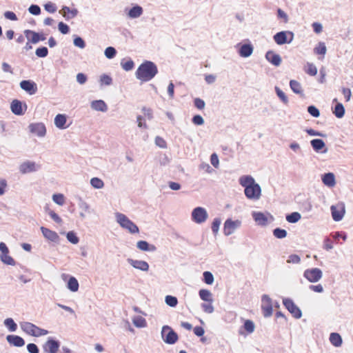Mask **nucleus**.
<instances>
[{"instance_id": "obj_1", "label": "nucleus", "mask_w": 353, "mask_h": 353, "mask_svg": "<svg viewBox=\"0 0 353 353\" xmlns=\"http://www.w3.org/2000/svg\"><path fill=\"white\" fill-rule=\"evenodd\" d=\"M240 184L245 188V194L250 199H258L261 196V188L250 176H243L239 179Z\"/></svg>"}, {"instance_id": "obj_2", "label": "nucleus", "mask_w": 353, "mask_h": 353, "mask_svg": "<svg viewBox=\"0 0 353 353\" xmlns=\"http://www.w3.org/2000/svg\"><path fill=\"white\" fill-rule=\"evenodd\" d=\"M157 72V65L152 61H145L139 66L136 76L142 81H148L154 77Z\"/></svg>"}, {"instance_id": "obj_3", "label": "nucleus", "mask_w": 353, "mask_h": 353, "mask_svg": "<svg viewBox=\"0 0 353 353\" xmlns=\"http://www.w3.org/2000/svg\"><path fill=\"white\" fill-rule=\"evenodd\" d=\"M20 325L21 330L30 336L38 337L46 335L48 333V330L40 328L30 322L21 323Z\"/></svg>"}, {"instance_id": "obj_4", "label": "nucleus", "mask_w": 353, "mask_h": 353, "mask_svg": "<svg viewBox=\"0 0 353 353\" xmlns=\"http://www.w3.org/2000/svg\"><path fill=\"white\" fill-rule=\"evenodd\" d=\"M116 218L119 225L124 229L128 230L132 234L138 233L139 228L131 220H130L125 214L117 213Z\"/></svg>"}, {"instance_id": "obj_5", "label": "nucleus", "mask_w": 353, "mask_h": 353, "mask_svg": "<svg viewBox=\"0 0 353 353\" xmlns=\"http://www.w3.org/2000/svg\"><path fill=\"white\" fill-rule=\"evenodd\" d=\"M294 39V34L290 31H281L274 36V40L278 45L290 43Z\"/></svg>"}, {"instance_id": "obj_6", "label": "nucleus", "mask_w": 353, "mask_h": 353, "mask_svg": "<svg viewBox=\"0 0 353 353\" xmlns=\"http://www.w3.org/2000/svg\"><path fill=\"white\" fill-rule=\"evenodd\" d=\"M162 337L164 341L168 344H174L178 340L177 334L168 325L163 327Z\"/></svg>"}, {"instance_id": "obj_7", "label": "nucleus", "mask_w": 353, "mask_h": 353, "mask_svg": "<svg viewBox=\"0 0 353 353\" xmlns=\"http://www.w3.org/2000/svg\"><path fill=\"white\" fill-rule=\"evenodd\" d=\"M322 271L317 268H311L305 270L303 276L304 277L311 283H315L319 281L322 277Z\"/></svg>"}, {"instance_id": "obj_8", "label": "nucleus", "mask_w": 353, "mask_h": 353, "mask_svg": "<svg viewBox=\"0 0 353 353\" xmlns=\"http://www.w3.org/2000/svg\"><path fill=\"white\" fill-rule=\"evenodd\" d=\"M0 251L1 252L0 259L3 263L9 265H15V261L9 255V250L3 242L0 243Z\"/></svg>"}, {"instance_id": "obj_9", "label": "nucleus", "mask_w": 353, "mask_h": 353, "mask_svg": "<svg viewBox=\"0 0 353 353\" xmlns=\"http://www.w3.org/2000/svg\"><path fill=\"white\" fill-rule=\"evenodd\" d=\"M208 213L205 209L201 207L194 208L192 212V219L196 223H202L206 221Z\"/></svg>"}, {"instance_id": "obj_10", "label": "nucleus", "mask_w": 353, "mask_h": 353, "mask_svg": "<svg viewBox=\"0 0 353 353\" xmlns=\"http://www.w3.org/2000/svg\"><path fill=\"white\" fill-rule=\"evenodd\" d=\"M283 303L294 318L299 319L301 317L302 313L301 310L295 305L292 299H284Z\"/></svg>"}, {"instance_id": "obj_11", "label": "nucleus", "mask_w": 353, "mask_h": 353, "mask_svg": "<svg viewBox=\"0 0 353 353\" xmlns=\"http://www.w3.org/2000/svg\"><path fill=\"white\" fill-rule=\"evenodd\" d=\"M241 222L239 220L232 221L227 219L223 226V233L226 236L232 234L236 229L241 226Z\"/></svg>"}, {"instance_id": "obj_12", "label": "nucleus", "mask_w": 353, "mask_h": 353, "mask_svg": "<svg viewBox=\"0 0 353 353\" xmlns=\"http://www.w3.org/2000/svg\"><path fill=\"white\" fill-rule=\"evenodd\" d=\"M261 309L265 317H270L272 314V304L271 299L266 294L262 296Z\"/></svg>"}, {"instance_id": "obj_13", "label": "nucleus", "mask_w": 353, "mask_h": 353, "mask_svg": "<svg viewBox=\"0 0 353 353\" xmlns=\"http://www.w3.org/2000/svg\"><path fill=\"white\" fill-rule=\"evenodd\" d=\"M331 212L333 219L336 221H339L342 219L345 214V207L343 203L332 205Z\"/></svg>"}, {"instance_id": "obj_14", "label": "nucleus", "mask_w": 353, "mask_h": 353, "mask_svg": "<svg viewBox=\"0 0 353 353\" xmlns=\"http://www.w3.org/2000/svg\"><path fill=\"white\" fill-rule=\"evenodd\" d=\"M59 343L52 339H49L43 345V350L48 353H57Z\"/></svg>"}, {"instance_id": "obj_15", "label": "nucleus", "mask_w": 353, "mask_h": 353, "mask_svg": "<svg viewBox=\"0 0 353 353\" xmlns=\"http://www.w3.org/2000/svg\"><path fill=\"white\" fill-rule=\"evenodd\" d=\"M29 129L32 134L38 137H43L46 132V126L42 123H31L29 125Z\"/></svg>"}, {"instance_id": "obj_16", "label": "nucleus", "mask_w": 353, "mask_h": 353, "mask_svg": "<svg viewBox=\"0 0 353 353\" xmlns=\"http://www.w3.org/2000/svg\"><path fill=\"white\" fill-rule=\"evenodd\" d=\"M20 86L21 89L27 92L29 94H34L37 92V84L30 80H23L21 81Z\"/></svg>"}, {"instance_id": "obj_17", "label": "nucleus", "mask_w": 353, "mask_h": 353, "mask_svg": "<svg viewBox=\"0 0 353 353\" xmlns=\"http://www.w3.org/2000/svg\"><path fill=\"white\" fill-rule=\"evenodd\" d=\"M255 325L252 321L247 319L244 321L243 325L239 329L241 335H245L252 333L254 331Z\"/></svg>"}, {"instance_id": "obj_18", "label": "nucleus", "mask_w": 353, "mask_h": 353, "mask_svg": "<svg viewBox=\"0 0 353 353\" xmlns=\"http://www.w3.org/2000/svg\"><path fill=\"white\" fill-rule=\"evenodd\" d=\"M6 340L10 344L16 347H22L25 344L23 339L17 335H8Z\"/></svg>"}, {"instance_id": "obj_19", "label": "nucleus", "mask_w": 353, "mask_h": 353, "mask_svg": "<svg viewBox=\"0 0 353 353\" xmlns=\"http://www.w3.org/2000/svg\"><path fill=\"white\" fill-rule=\"evenodd\" d=\"M41 230L42 232L43 235L47 239L51 241H57L59 240V235L54 231H52L47 228L41 227Z\"/></svg>"}, {"instance_id": "obj_20", "label": "nucleus", "mask_w": 353, "mask_h": 353, "mask_svg": "<svg viewBox=\"0 0 353 353\" xmlns=\"http://www.w3.org/2000/svg\"><path fill=\"white\" fill-rule=\"evenodd\" d=\"M129 263L136 269L141 270L142 271H148L149 269V265L144 261H139L134 259H128Z\"/></svg>"}, {"instance_id": "obj_21", "label": "nucleus", "mask_w": 353, "mask_h": 353, "mask_svg": "<svg viewBox=\"0 0 353 353\" xmlns=\"http://www.w3.org/2000/svg\"><path fill=\"white\" fill-rule=\"evenodd\" d=\"M19 170L22 174L34 172L36 170L35 163L31 161L24 162L20 165Z\"/></svg>"}, {"instance_id": "obj_22", "label": "nucleus", "mask_w": 353, "mask_h": 353, "mask_svg": "<svg viewBox=\"0 0 353 353\" xmlns=\"http://www.w3.org/2000/svg\"><path fill=\"white\" fill-rule=\"evenodd\" d=\"M265 57L269 62L276 66L279 65L281 62L280 56L271 51H269L266 53Z\"/></svg>"}, {"instance_id": "obj_23", "label": "nucleus", "mask_w": 353, "mask_h": 353, "mask_svg": "<svg viewBox=\"0 0 353 353\" xmlns=\"http://www.w3.org/2000/svg\"><path fill=\"white\" fill-rule=\"evenodd\" d=\"M10 108L12 112L17 115H21L23 114L22 103L20 101L14 99L11 103Z\"/></svg>"}, {"instance_id": "obj_24", "label": "nucleus", "mask_w": 353, "mask_h": 353, "mask_svg": "<svg viewBox=\"0 0 353 353\" xmlns=\"http://www.w3.org/2000/svg\"><path fill=\"white\" fill-rule=\"evenodd\" d=\"M60 12H62L63 16L68 20L75 17L78 13L77 9H70L68 6H63Z\"/></svg>"}, {"instance_id": "obj_25", "label": "nucleus", "mask_w": 353, "mask_h": 353, "mask_svg": "<svg viewBox=\"0 0 353 353\" xmlns=\"http://www.w3.org/2000/svg\"><path fill=\"white\" fill-rule=\"evenodd\" d=\"M24 34L29 42L32 43H37L39 42V33L33 30H26Z\"/></svg>"}, {"instance_id": "obj_26", "label": "nucleus", "mask_w": 353, "mask_h": 353, "mask_svg": "<svg viewBox=\"0 0 353 353\" xmlns=\"http://www.w3.org/2000/svg\"><path fill=\"white\" fill-rule=\"evenodd\" d=\"M323 183L329 187H333L335 185V177L333 173L329 172L325 174L322 177Z\"/></svg>"}, {"instance_id": "obj_27", "label": "nucleus", "mask_w": 353, "mask_h": 353, "mask_svg": "<svg viewBox=\"0 0 353 353\" xmlns=\"http://www.w3.org/2000/svg\"><path fill=\"white\" fill-rule=\"evenodd\" d=\"M66 117L64 114H59L54 118L55 125L60 129L65 128Z\"/></svg>"}, {"instance_id": "obj_28", "label": "nucleus", "mask_w": 353, "mask_h": 353, "mask_svg": "<svg viewBox=\"0 0 353 353\" xmlns=\"http://www.w3.org/2000/svg\"><path fill=\"white\" fill-rule=\"evenodd\" d=\"M253 48L250 44L243 45L239 50V54L242 57H248L252 54Z\"/></svg>"}, {"instance_id": "obj_29", "label": "nucleus", "mask_w": 353, "mask_h": 353, "mask_svg": "<svg viewBox=\"0 0 353 353\" xmlns=\"http://www.w3.org/2000/svg\"><path fill=\"white\" fill-rule=\"evenodd\" d=\"M91 107L98 111L105 112L107 110V105L102 100L94 101L91 103Z\"/></svg>"}, {"instance_id": "obj_30", "label": "nucleus", "mask_w": 353, "mask_h": 353, "mask_svg": "<svg viewBox=\"0 0 353 353\" xmlns=\"http://www.w3.org/2000/svg\"><path fill=\"white\" fill-rule=\"evenodd\" d=\"M254 221L261 225H265L268 223V219L262 212H254L253 214Z\"/></svg>"}, {"instance_id": "obj_31", "label": "nucleus", "mask_w": 353, "mask_h": 353, "mask_svg": "<svg viewBox=\"0 0 353 353\" xmlns=\"http://www.w3.org/2000/svg\"><path fill=\"white\" fill-rule=\"evenodd\" d=\"M137 248L143 251H154L156 247L153 245H149L145 241H139L137 244Z\"/></svg>"}, {"instance_id": "obj_32", "label": "nucleus", "mask_w": 353, "mask_h": 353, "mask_svg": "<svg viewBox=\"0 0 353 353\" xmlns=\"http://www.w3.org/2000/svg\"><path fill=\"white\" fill-rule=\"evenodd\" d=\"M330 343L335 347H339L342 344V339L338 333H331L330 336Z\"/></svg>"}, {"instance_id": "obj_33", "label": "nucleus", "mask_w": 353, "mask_h": 353, "mask_svg": "<svg viewBox=\"0 0 353 353\" xmlns=\"http://www.w3.org/2000/svg\"><path fill=\"white\" fill-rule=\"evenodd\" d=\"M143 13V9L141 6H136L132 7L128 12V16L130 18H137Z\"/></svg>"}, {"instance_id": "obj_34", "label": "nucleus", "mask_w": 353, "mask_h": 353, "mask_svg": "<svg viewBox=\"0 0 353 353\" xmlns=\"http://www.w3.org/2000/svg\"><path fill=\"white\" fill-rule=\"evenodd\" d=\"M132 323L137 327H145L147 325L145 319L141 316H134L132 319Z\"/></svg>"}, {"instance_id": "obj_35", "label": "nucleus", "mask_w": 353, "mask_h": 353, "mask_svg": "<svg viewBox=\"0 0 353 353\" xmlns=\"http://www.w3.org/2000/svg\"><path fill=\"white\" fill-rule=\"evenodd\" d=\"M199 296L203 301L212 302V293L208 290H201L199 291Z\"/></svg>"}, {"instance_id": "obj_36", "label": "nucleus", "mask_w": 353, "mask_h": 353, "mask_svg": "<svg viewBox=\"0 0 353 353\" xmlns=\"http://www.w3.org/2000/svg\"><path fill=\"white\" fill-rule=\"evenodd\" d=\"M311 145L314 150L319 151L325 147V143L321 139H313L311 141Z\"/></svg>"}, {"instance_id": "obj_37", "label": "nucleus", "mask_w": 353, "mask_h": 353, "mask_svg": "<svg viewBox=\"0 0 353 353\" xmlns=\"http://www.w3.org/2000/svg\"><path fill=\"white\" fill-rule=\"evenodd\" d=\"M333 113L338 118L343 117V115H344V113H345V109H344L343 105L341 103H338L335 105V107H334V110H333Z\"/></svg>"}, {"instance_id": "obj_38", "label": "nucleus", "mask_w": 353, "mask_h": 353, "mask_svg": "<svg viewBox=\"0 0 353 353\" xmlns=\"http://www.w3.org/2000/svg\"><path fill=\"white\" fill-rule=\"evenodd\" d=\"M68 288L72 292H77L79 289L78 281L74 277H70L68 282Z\"/></svg>"}, {"instance_id": "obj_39", "label": "nucleus", "mask_w": 353, "mask_h": 353, "mask_svg": "<svg viewBox=\"0 0 353 353\" xmlns=\"http://www.w3.org/2000/svg\"><path fill=\"white\" fill-rule=\"evenodd\" d=\"M301 218V214L299 213V212H292L290 214H288L286 216V220L289 222V223H296L297 221H299Z\"/></svg>"}, {"instance_id": "obj_40", "label": "nucleus", "mask_w": 353, "mask_h": 353, "mask_svg": "<svg viewBox=\"0 0 353 353\" xmlns=\"http://www.w3.org/2000/svg\"><path fill=\"white\" fill-rule=\"evenodd\" d=\"M5 325L8 328L10 332H14L17 329V325L14 320L11 318H8L4 321Z\"/></svg>"}, {"instance_id": "obj_41", "label": "nucleus", "mask_w": 353, "mask_h": 353, "mask_svg": "<svg viewBox=\"0 0 353 353\" xmlns=\"http://www.w3.org/2000/svg\"><path fill=\"white\" fill-rule=\"evenodd\" d=\"M290 85L294 92L297 94L302 92L301 85L298 81L295 80H291L290 82Z\"/></svg>"}, {"instance_id": "obj_42", "label": "nucleus", "mask_w": 353, "mask_h": 353, "mask_svg": "<svg viewBox=\"0 0 353 353\" xmlns=\"http://www.w3.org/2000/svg\"><path fill=\"white\" fill-rule=\"evenodd\" d=\"M90 184L92 187L97 189H101L104 186L103 181L97 177H94L90 180Z\"/></svg>"}, {"instance_id": "obj_43", "label": "nucleus", "mask_w": 353, "mask_h": 353, "mask_svg": "<svg viewBox=\"0 0 353 353\" xmlns=\"http://www.w3.org/2000/svg\"><path fill=\"white\" fill-rule=\"evenodd\" d=\"M305 70L307 74L311 76H314L317 74V68L312 63H307Z\"/></svg>"}, {"instance_id": "obj_44", "label": "nucleus", "mask_w": 353, "mask_h": 353, "mask_svg": "<svg viewBox=\"0 0 353 353\" xmlns=\"http://www.w3.org/2000/svg\"><path fill=\"white\" fill-rule=\"evenodd\" d=\"M273 234L278 239H283L287 236V232L284 229L277 228L273 230Z\"/></svg>"}, {"instance_id": "obj_45", "label": "nucleus", "mask_w": 353, "mask_h": 353, "mask_svg": "<svg viewBox=\"0 0 353 353\" xmlns=\"http://www.w3.org/2000/svg\"><path fill=\"white\" fill-rule=\"evenodd\" d=\"M121 64L122 68L123 70H125V71H129V70H132L134 66V63L133 61H132V60L122 61Z\"/></svg>"}, {"instance_id": "obj_46", "label": "nucleus", "mask_w": 353, "mask_h": 353, "mask_svg": "<svg viewBox=\"0 0 353 353\" xmlns=\"http://www.w3.org/2000/svg\"><path fill=\"white\" fill-rule=\"evenodd\" d=\"M165 303L170 307H175L178 303V300L175 296L168 295L165 296Z\"/></svg>"}, {"instance_id": "obj_47", "label": "nucleus", "mask_w": 353, "mask_h": 353, "mask_svg": "<svg viewBox=\"0 0 353 353\" xmlns=\"http://www.w3.org/2000/svg\"><path fill=\"white\" fill-rule=\"evenodd\" d=\"M204 282L208 285H211L214 282V276L210 272L205 271L203 272Z\"/></svg>"}, {"instance_id": "obj_48", "label": "nucleus", "mask_w": 353, "mask_h": 353, "mask_svg": "<svg viewBox=\"0 0 353 353\" xmlns=\"http://www.w3.org/2000/svg\"><path fill=\"white\" fill-rule=\"evenodd\" d=\"M66 237L67 239L73 244H77L79 243V238L77 237L76 234L72 231L68 232Z\"/></svg>"}, {"instance_id": "obj_49", "label": "nucleus", "mask_w": 353, "mask_h": 353, "mask_svg": "<svg viewBox=\"0 0 353 353\" xmlns=\"http://www.w3.org/2000/svg\"><path fill=\"white\" fill-rule=\"evenodd\" d=\"M54 202L59 205H63L65 203L64 196L62 194H55L52 196Z\"/></svg>"}, {"instance_id": "obj_50", "label": "nucleus", "mask_w": 353, "mask_h": 353, "mask_svg": "<svg viewBox=\"0 0 353 353\" xmlns=\"http://www.w3.org/2000/svg\"><path fill=\"white\" fill-rule=\"evenodd\" d=\"M314 52L317 54L324 55L326 52V47L323 43H319L314 48Z\"/></svg>"}, {"instance_id": "obj_51", "label": "nucleus", "mask_w": 353, "mask_h": 353, "mask_svg": "<svg viewBox=\"0 0 353 353\" xmlns=\"http://www.w3.org/2000/svg\"><path fill=\"white\" fill-rule=\"evenodd\" d=\"M35 53L39 57H46L48 54V50L46 47H41L36 50Z\"/></svg>"}, {"instance_id": "obj_52", "label": "nucleus", "mask_w": 353, "mask_h": 353, "mask_svg": "<svg viewBox=\"0 0 353 353\" xmlns=\"http://www.w3.org/2000/svg\"><path fill=\"white\" fill-rule=\"evenodd\" d=\"M117 53L116 50L113 47H108L105 50V55L108 59H112Z\"/></svg>"}, {"instance_id": "obj_53", "label": "nucleus", "mask_w": 353, "mask_h": 353, "mask_svg": "<svg viewBox=\"0 0 353 353\" xmlns=\"http://www.w3.org/2000/svg\"><path fill=\"white\" fill-rule=\"evenodd\" d=\"M112 79L108 75L103 74L100 78V83H101V85H109L112 83Z\"/></svg>"}, {"instance_id": "obj_54", "label": "nucleus", "mask_w": 353, "mask_h": 353, "mask_svg": "<svg viewBox=\"0 0 353 353\" xmlns=\"http://www.w3.org/2000/svg\"><path fill=\"white\" fill-rule=\"evenodd\" d=\"M275 90L276 92L277 96L280 98V99L285 103H287L288 102V97L285 94V93L280 90L278 87L275 88Z\"/></svg>"}, {"instance_id": "obj_55", "label": "nucleus", "mask_w": 353, "mask_h": 353, "mask_svg": "<svg viewBox=\"0 0 353 353\" xmlns=\"http://www.w3.org/2000/svg\"><path fill=\"white\" fill-rule=\"evenodd\" d=\"M59 30L63 34H68L70 31L69 26L63 22H59L58 24Z\"/></svg>"}, {"instance_id": "obj_56", "label": "nucleus", "mask_w": 353, "mask_h": 353, "mask_svg": "<svg viewBox=\"0 0 353 353\" xmlns=\"http://www.w3.org/2000/svg\"><path fill=\"white\" fill-rule=\"evenodd\" d=\"M307 111L314 117H319L320 115L319 110L314 105L309 106Z\"/></svg>"}, {"instance_id": "obj_57", "label": "nucleus", "mask_w": 353, "mask_h": 353, "mask_svg": "<svg viewBox=\"0 0 353 353\" xmlns=\"http://www.w3.org/2000/svg\"><path fill=\"white\" fill-rule=\"evenodd\" d=\"M211 164L215 168H218L219 165V160L216 153H213L210 157Z\"/></svg>"}, {"instance_id": "obj_58", "label": "nucleus", "mask_w": 353, "mask_h": 353, "mask_svg": "<svg viewBox=\"0 0 353 353\" xmlns=\"http://www.w3.org/2000/svg\"><path fill=\"white\" fill-rule=\"evenodd\" d=\"M203 311L206 313H212L214 311V307L212 305V302H208L207 303H203L201 305Z\"/></svg>"}, {"instance_id": "obj_59", "label": "nucleus", "mask_w": 353, "mask_h": 353, "mask_svg": "<svg viewBox=\"0 0 353 353\" xmlns=\"http://www.w3.org/2000/svg\"><path fill=\"white\" fill-rule=\"evenodd\" d=\"M44 8H45V10L50 13H54L57 10L56 6L52 2H48V3H46L44 6Z\"/></svg>"}, {"instance_id": "obj_60", "label": "nucleus", "mask_w": 353, "mask_h": 353, "mask_svg": "<svg viewBox=\"0 0 353 353\" xmlns=\"http://www.w3.org/2000/svg\"><path fill=\"white\" fill-rule=\"evenodd\" d=\"M220 224H221V221L219 219H214V221L212 223V230L214 234L217 233Z\"/></svg>"}, {"instance_id": "obj_61", "label": "nucleus", "mask_w": 353, "mask_h": 353, "mask_svg": "<svg viewBox=\"0 0 353 353\" xmlns=\"http://www.w3.org/2000/svg\"><path fill=\"white\" fill-rule=\"evenodd\" d=\"M194 103L195 107L199 110L203 109L205 105L204 101L199 98H196L194 101Z\"/></svg>"}, {"instance_id": "obj_62", "label": "nucleus", "mask_w": 353, "mask_h": 353, "mask_svg": "<svg viewBox=\"0 0 353 353\" xmlns=\"http://www.w3.org/2000/svg\"><path fill=\"white\" fill-rule=\"evenodd\" d=\"M28 10L31 14H32L34 15H38L41 12L40 7L37 5L30 6Z\"/></svg>"}, {"instance_id": "obj_63", "label": "nucleus", "mask_w": 353, "mask_h": 353, "mask_svg": "<svg viewBox=\"0 0 353 353\" xmlns=\"http://www.w3.org/2000/svg\"><path fill=\"white\" fill-rule=\"evenodd\" d=\"M301 259L297 254H291L287 260L289 263H299Z\"/></svg>"}, {"instance_id": "obj_64", "label": "nucleus", "mask_w": 353, "mask_h": 353, "mask_svg": "<svg viewBox=\"0 0 353 353\" xmlns=\"http://www.w3.org/2000/svg\"><path fill=\"white\" fill-rule=\"evenodd\" d=\"M74 44L80 48H84L85 46L84 41L79 37H77L74 39Z\"/></svg>"}]
</instances>
